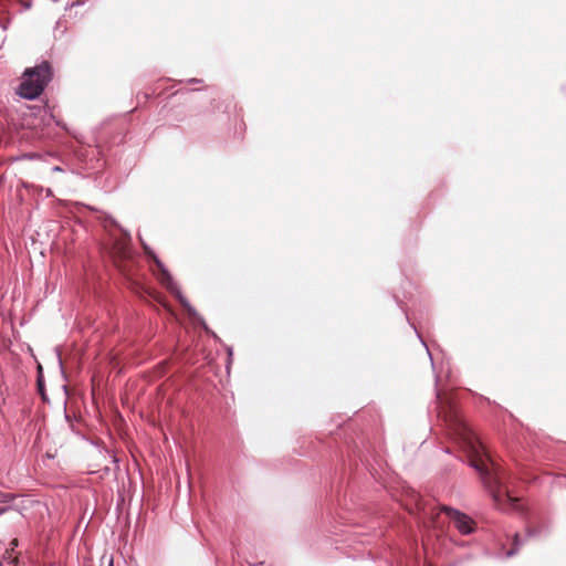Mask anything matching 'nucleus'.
I'll list each match as a JSON object with an SVG mask.
<instances>
[{
    "instance_id": "obj_1",
    "label": "nucleus",
    "mask_w": 566,
    "mask_h": 566,
    "mask_svg": "<svg viewBox=\"0 0 566 566\" xmlns=\"http://www.w3.org/2000/svg\"><path fill=\"white\" fill-rule=\"evenodd\" d=\"M461 444L470 458V465L480 473L495 505L503 511L516 509L517 499L509 493L505 472L493 465L479 438L468 428L462 429Z\"/></svg>"
},
{
    "instance_id": "obj_2",
    "label": "nucleus",
    "mask_w": 566,
    "mask_h": 566,
    "mask_svg": "<svg viewBox=\"0 0 566 566\" xmlns=\"http://www.w3.org/2000/svg\"><path fill=\"white\" fill-rule=\"evenodd\" d=\"M51 78V65L49 62L43 61L23 72L22 81L17 88V93L25 99H35L44 91Z\"/></svg>"
},
{
    "instance_id": "obj_3",
    "label": "nucleus",
    "mask_w": 566,
    "mask_h": 566,
    "mask_svg": "<svg viewBox=\"0 0 566 566\" xmlns=\"http://www.w3.org/2000/svg\"><path fill=\"white\" fill-rule=\"evenodd\" d=\"M441 511L446 513L462 535H468L473 532V521L467 514L449 506H443Z\"/></svg>"
},
{
    "instance_id": "obj_4",
    "label": "nucleus",
    "mask_w": 566,
    "mask_h": 566,
    "mask_svg": "<svg viewBox=\"0 0 566 566\" xmlns=\"http://www.w3.org/2000/svg\"><path fill=\"white\" fill-rule=\"evenodd\" d=\"M154 260L157 264V266L161 271V282L169 289L171 292H176L178 295V298L180 300L181 304L188 310L190 314L195 313V310L191 307L189 302L179 293L178 287L176 283L174 282L170 273L167 271V269L164 266L161 261L154 255Z\"/></svg>"
},
{
    "instance_id": "obj_5",
    "label": "nucleus",
    "mask_w": 566,
    "mask_h": 566,
    "mask_svg": "<svg viewBox=\"0 0 566 566\" xmlns=\"http://www.w3.org/2000/svg\"><path fill=\"white\" fill-rule=\"evenodd\" d=\"M518 545H520V543H518V535L515 534L514 535V548L507 551L506 556L511 557V556L515 555L516 552H517V546Z\"/></svg>"
},
{
    "instance_id": "obj_6",
    "label": "nucleus",
    "mask_w": 566,
    "mask_h": 566,
    "mask_svg": "<svg viewBox=\"0 0 566 566\" xmlns=\"http://www.w3.org/2000/svg\"><path fill=\"white\" fill-rule=\"evenodd\" d=\"M53 171H62V169L59 166H55L52 168Z\"/></svg>"
},
{
    "instance_id": "obj_7",
    "label": "nucleus",
    "mask_w": 566,
    "mask_h": 566,
    "mask_svg": "<svg viewBox=\"0 0 566 566\" xmlns=\"http://www.w3.org/2000/svg\"><path fill=\"white\" fill-rule=\"evenodd\" d=\"M11 545H12V548H13L14 546H17V541H15V539H13V541L11 542Z\"/></svg>"
},
{
    "instance_id": "obj_8",
    "label": "nucleus",
    "mask_w": 566,
    "mask_h": 566,
    "mask_svg": "<svg viewBox=\"0 0 566 566\" xmlns=\"http://www.w3.org/2000/svg\"><path fill=\"white\" fill-rule=\"evenodd\" d=\"M145 250L147 251L148 254H151V252L148 250V247L144 245Z\"/></svg>"
},
{
    "instance_id": "obj_9",
    "label": "nucleus",
    "mask_w": 566,
    "mask_h": 566,
    "mask_svg": "<svg viewBox=\"0 0 566 566\" xmlns=\"http://www.w3.org/2000/svg\"><path fill=\"white\" fill-rule=\"evenodd\" d=\"M108 566H114L113 559L109 560Z\"/></svg>"
},
{
    "instance_id": "obj_10",
    "label": "nucleus",
    "mask_w": 566,
    "mask_h": 566,
    "mask_svg": "<svg viewBox=\"0 0 566 566\" xmlns=\"http://www.w3.org/2000/svg\"><path fill=\"white\" fill-rule=\"evenodd\" d=\"M426 352L428 353V355H431V352L429 348H426Z\"/></svg>"
},
{
    "instance_id": "obj_11",
    "label": "nucleus",
    "mask_w": 566,
    "mask_h": 566,
    "mask_svg": "<svg viewBox=\"0 0 566 566\" xmlns=\"http://www.w3.org/2000/svg\"><path fill=\"white\" fill-rule=\"evenodd\" d=\"M426 352L428 353V355H431V352L429 348H426Z\"/></svg>"
},
{
    "instance_id": "obj_12",
    "label": "nucleus",
    "mask_w": 566,
    "mask_h": 566,
    "mask_svg": "<svg viewBox=\"0 0 566 566\" xmlns=\"http://www.w3.org/2000/svg\"><path fill=\"white\" fill-rule=\"evenodd\" d=\"M426 352L428 353V355H431V352L429 348H426Z\"/></svg>"
},
{
    "instance_id": "obj_13",
    "label": "nucleus",
    "mask_w": 566,
    "mask_h": 566,
    "mask_svg": "<svg viewBox=\"0 0 566 566\" xmlns=\"http://www.w3.org/2000/svg\"><path fill=\"white\" fill-rule=\"evenodd\" d=\"M38 382H39V387H40V389H41V388H42V382H41V380L39 379V381H38Z\"/></svg>"
},
{
    "instance_id": "obj_14",
    "label": "nucleus",
    "mask_w": 566,
    "mask_h": 566,
    "mask_svg": "<svg viewBox=\"0 0 566 566\" xmlns=\"http://www.w3.org/2000/svg\"><path fill=\"white\" fill-rule=\"evenodd\" d=\"M189 82H191V83H192V82H199V81H198V80H196V78H192V80H190Z\"/></svg>"
},
{
    "instance_id": "obj_15",
    "label": "nucleus",
    "mask_w": 566,
    "mask_h": 566,
    "mask_svg": "<svg viewBox=\"0 0 566 566\" xmlns=\"http://www.w3.org/2000/svg\"><path fill=\"white\" fill-rule=\"evenodd\" d=\"M0 566H2V563L0 562Z\"/></svg>"
}]
</instances>
